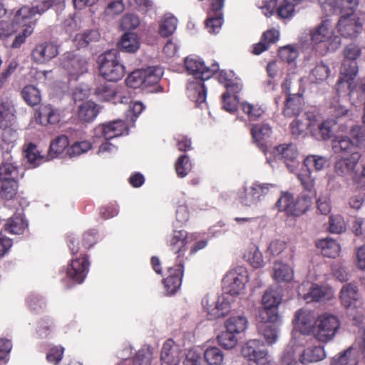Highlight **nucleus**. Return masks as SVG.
<instances>
[{
    "label": "nucleus",
    "instance_id": "2",
    "mask_svg": "<svg viewBox=\"0 0 365 365\" xmlns=\"http://www.w3.org/2000/svg\"><path fill=\"white\" fill-rule=\"evenodd\" d=\"M63 0H46L43 1L41 5H35L32 7L24 6L14 14L10 13L9 19L11 24L19 25L23 29L14 37L11 48L16 49L19 48L25 43L26 38L34 32L35 21L33 20L36 14H41L49 9L52 4H60Z\"/></svg>",
    "mask_w": 365,
    "mask_h": 365
},
{
    "label": "nucleus",
    "instance_id": "62",
    "mask_svg": "<svg viewBox=\"0 0 365 365\" xmlns=\"http://www.w3.org/2000/svg\"><path fill=\"white\" fill-rule=\"evenodd\" d=\"M334 276L340 282H346L349 279V272L344 264L341 262H336L332 265Z\"/></svg>",
    "mask_w": 365,
    "mask_h": 365
},
{
    "label": "nucleus",
    "instance_id": "52",
    "mask_svg": "<svg viewBox=\"0 0 365 365\" xmlns=\"http://www.w3.org/2000/svg\"><path fill=\"white\" fill-rule=\"evenodd\" d=\"M271 133L272 129L267 124H256L251 129L252 138L256 143H260L264 138L269 137Z\"/></svg>",
    "mask_w": 365,
    "mask_h": 365
},
{
    "label": "nucleus",
    "instance_id": "24",
    "mask_svg": "<svg viewBox=\"0 0 365 365\" xmlns=\"http://www.w3.org/2000/svg\"><path fill=\"white\" fill-rule=\"evenodd\" d=\"M58 54V48L53 43L44 42L37 44L31 52V58L38 63H44Z\"/></svg>",
    "mask_w": 365,
    "mask_h": 365
},
{
    "label": "nucleus",
    "instance_id": "27",
    "mask_svg": "<svg viewBox=\"0 0 365 365\" xmlns=\"http://www.w3.org/2000/svg\"><path fill=\"white\" fill-rule=\"evenodd\" d=\"M88 266L89 262L85 257L73 259L70 268L67 269V276L72 280L81 284L86 277Z\"/></svg>",
    "mask_w": 365,
    "mask_h": 365
},
{
    "label": "nucleus",
    "instance_id": "43",
    "mask_svg": "<svg viewBox=\"0 0 365 365\" xmlns=\"http://www.w3.org/2000/svg\"><path fill=\"white\" fill-rule=\"evenodd\" d=\"M247 325V319L242 315L234 316L229 318L226 322V329L237 334L244 331Z\"/></svg>",
    "mask_w": 365,
    "mask_h": 365
},
{
    "label": "nucleus",
    "instance_id": "9",
    "mask_svg": "<svg viewBox=\"0 0 365 365\" xmlns=\"http://www.w3.org/2000/svg\"><path fill=\"white\" fill-rule=\"evenodd\" d=\"M311 205V197L304 194L293 200L291 194L284 193L277 202V206L280 211H284L287 215L294 216L304 214Z\"/></svg>",
    "mask_w": 365,
    "mask_h": 365
},
{
    "label": "nucleus",
    "instance_id": "12",
    "mask_svg": "<svg viewBox=\"0 0 365 365\" xmlns=\"http://www.w3.org/2000/svg\"><path fill=\"white\" fill-rule=\"evenodd\" d=\"M248 277V272L245 267H237L229 271L224 277L222 279L224 288L230 295H240L245 290Z\"/></svg>",
    "mask_w": 365,
    "mask_h": 365
},
{
    "label": "nucleus",
    "instance_id": "17",
    "mask_svg": "<svg viewBox=\"0 0 365 365\" xmlns=\"http://www.w3.org/2000/svg\"><path fill=\"white\" fill-rule=\"evenodd\" d=\"M242 354L257 365H267L269 363L268 351L259 339L248 341L242 348Z\"/></svg>",
    "mask_w": 365,
    "mask_h": 365
},
{
    "label": "nucleus",
    "instance_id": "18",
    "mask_svg": "<svg viewBox=\"0 0 365 365\" xmlns=\"http://www.w3.org/2000/svg\"><path fill=\"white\" fill-rule=\"evenodd\" d=\"M290 84L291 82L288 78H286L282 84L283 91L287 93L283 113L287 117L298 116L304 106L303 94L300 92L294 94L288 93Z\"/></svg>",
    "mask_w": 365,
    "mask_h": 365
},
{
    "label": "nucleus",
    "instance_id": "23",
    "mask_svg": "<svg viewBox=\"0 0 365 365\" xmlns=\"http://www.w3.org/2000/svg\"><path fill=\"white\" fill-rule=\"evenodd\" d=\"M358 17L354 14L342 15L338 21V31L344 37H354L361 33L363 26L358 22Z\"/></svg>",
    "mask_w": 365,
    "mask_h": 365
},
{
    "label": "nucleus",
    "instance_id": "55",
    "mask_svg": "<svg viewBox=\"0 0 365 365\" xmlns=\"http://www.w3.org/2000/svg\"><path fill=\"white\" fill-rule=\"evenodd\" d=\"M241 106L243 112L248 115L250 120H257L264 113L262 107L257 104L243 102Z\"/></svg>",
    "mask_w": 365,
    "mask_h": 365
},
{
    "label": "nucleus",
    "instance_id": "56",
    "mask_svg": "<svg viewBox=\"0 0 365 365\" xmlns=\"http://www.w3.org/2000/svg\"><path fill=\"white\" fill-rule=\"evenodd\" d=\"M94 93L100 100L106 101L111 100L115 95V89L107 83L99 84L95 88Z\"/></svg>",
    "mask_w": 365,
    "mask_h": 365
},
{
    "label": "nucleus",
    "instance_id": "39",
    "mask_svg": "<svg viewBox=\"0 0 365 365\" xmlns=\"http://www.w3.org/2000/svg\"><path fill=\"white\" fill-rule=\"evenodd\" d=\"M26 227L27 223L21 215L10 217L4 225L5 230L12 235L23 234Z\"/></svg>",
    "mask_w": 365,
    "mask_h": 365
},
{
    "label": "nucleus",
    "instance_id": "44",
    "mask_svg": "<svg viewBox=\"0 0 365 365\" xmlns=\"http://www.w3.org/2000/svg\"><path fill=\"white\" fill-rule=\"evenodd\" d=\"M68 145V140L66 135H62L58 136L51 143L48 151L49 158H48V160L58 157V155L63 152Z\"/></svg>",
    "mask_w": 365,
    "mask_h": 365
},
{
    "label": "nucleus",
    "instance_id": "45",
    "mask_svg": "<svg viewBox=\"0 0 365 365\" xmlns=\"http://www.w3.org/2000/svg\"><path fill=\"white\" fill-rule=\"evenodd\" d=\"M178 20L173 16L167 14L164 16L159 26V34L163 37H168L176 29Z\"/></svg>",
    "mask_w": 365,
    "mask_h": 365
},
{
    "label": "nucleus",
    "instance_id": "40",
    "mask_svg": "<svg viewBox=\"0 0 365 365\" xmlns=\"http://www.w3.org/2000/svg\"><path fill=\"white\" fill-rule=\"evenodd\" d=\"M38 119L43 125L46 123L53 125L60 121V114L56 109H54L50 105L45 106L40 108Z\"/></svg>",
    "mask_w": 365,
    "mask_h": 365
},
{
    "label": "nucleus",
    "instance_id": "31",
    "mask_svg": "<svg viewBox=\"0 0 365 365\" xmlns=\"http://www.w3.org/2000/svg\"><path fill=\"white\" fill-rule=\"evenodd\" d=\"M326 357L324 347L322 346H309L299 354V361L303 365L318 362Z\"/></svg>",
    "mask_w": 365,
    "mask_h": 365
},
{
    "label": "nucleus",
    "instance_id": "26",
    "mask_svg": "<svg viewBox=\"0 0 365 365\" xmlns=\"http://www.w3.org/2000/svg\"><path fill=\"white\" fill-rule=\"evenodd\" d=\"M96 133H101L107 140L128 134L127 128L123 121L118 120L104 123L96 129Z\"/></svg>",
    "mask_w": 365,
    "mask_h": 365
},
{
    "label": "nucleus",
    "instance_id": "6",
    "mask_svg": "<svg viewBox=\"0 0 365 365\" xmlns=\"http://www.w3.org/2000/svg\"><path fill=\"white\" fill-rule=\"evenodd\" d=\"M274 187V184L261 183L256 181L250 187L244 186L240 189L237 192V200L243 207H255Z\"/></svg>",
    "mask_w": 365,
    "mask_h": 365
},
{
    "label": "nucleus",
    "instance_id": "36",
    "mask_svg": "<svg viewBox=\"0 0 365 365\" xmlns=\"http://www.w3.org/2000/svg\"><path fill=\"white\" fill-rule=\"evenodd\" d=\"M279 32L276 29H271L264 32L262 36L261 41L255 45L253 53L259 55L264 51L268 49L270 43H274L279 40Z\"/></svg>",
    "mask_w": 365,
    "mask_h": 365
},
{
    "label": "nucleus",
    "instance_id": "61",
    "mask_svg": "<svg viewBox=\"0 0 365 365\" xmlns=\"http://www.w3.org/2000/svg\"><path fill=\"white\" fill-rule=\"evenodd\" d=\"M91 148L90 142L84 140L76 142L68 150V153L71 157L78 156L86 153Z\"/></svg>",
    "mask_w": 365,
    "mask_h": 365
},
{
    "label": "nucleus",
    "instance_id": "22",
    "mask_svg": "<svg viewBox=\"0 0 365 365\" xmlns=\"http://www.w3.org/2000/svg\"><path fill=\"white\" fill-rule=\"evenodd\" d=\"M304 287L305 284H301L299 287L298 294L307 303L327 300L333 296L332 290L329 287L312 284L307 293L304 292Z\"/></svg>",
    "mask_w": 365,
    "mask_h": 365
},
{
    "label": "nucleus",
    "instance_id": "7",
    "mask_svg": "<svg viewBox=\"0 0 365 365\" xmlns=\"http://www.w3.org/2000/svg\"><path fill=\"white\" fill-rule=\"evenodd\" d=\"M282 297V292L279 287L267 289L262 297V307L259 311V319L272 322L279 321L278 306L281 303Z\"/></svg>",
    "mask_w": 365,
    "mask_h": 365
},
{
    "label": "nucleus",
    "instance_id": "53",
    "mask_svg": "<svg viewBox=\"0 0 365 365\" xmlns=\"http://www.w3.org/2000/svg\"><path fill=\"white\" fill-rule=\"evenodd\" d=\"M0 181H1L0 195L6 200L13 198L17 190V182L15 179L0 180Z\"/></svg>",
    "mask_w": 365,
    "mask_h": 365
},
{
    "label": "nucleus",
    "instance_id": "30",
    "mask_svg": "<svg viewBox=\"0 0 365 365\" xmlns=\"http://www.w3.org/2000/svg\"><path fill=\"white\" fill-rule=\"evenodd\" d=\"M341 74L343 77H341L337 81V86L345 84L348 88H350L354 77L358 72V66L356 61L352 60H344L341 68Z\"/></svg>",
    "mask_w": 365,
    "mask_h": 365
},
{
    "label": "nucleus",
    "instance_id": "21",
    "mask_svg": "<svg viewBox=\"0 0 365 365\" xmlns=\"http://www.w3.org/2000/svg\"><path fill=\"white\" fill-rule=\"evenodd\" d=\"M210 10L205 22L209 33L217 34L220 31L222 24V8L225 0H210Z\"/></svg>",
    "mask_w": 365,
    "mask_h": 365
},
{
    "label": "nucleus",
    "instance_id": "50",
    "mask_svg": "<svg viewBox=\"0 0 365 365\" xmlns=\"http://www.w3.org/2000/svg\"><path fill=\"white\" fill-rule=\"evenodd\" d=\"M204 357L209 365H222L224 361L222 351L216 346L207 348L204 352Z\"/></svg>",
    "mask_w": 365,
    "mask_h": 365
},
{
    "label": "nucleus",
    "instance_id": "59",
    "mask_svg": "<svg viewBox=\"0 0 365 365\" xmlns=\"http://www.w3.org/2000/svg\"><path fill=\"white\" fill-rule=\"evenodd\" d=\"M294 342L290 341L286 347L281 357L282 365H298L295 358Z\"/></svg>",
    "mask_w": 365,
    "mask_h": 365
},
{
    "label": "nucleus",
    "instance_id": "47",
    "mask_svg": "<svg viewBox=\"0 0 365 365\" xmlns=\"http://www.w3.org/2000/svg\"><path fill=\"white\" fill-rule=\"evenodd\" d=\"M327 158L317 155L307 156L304 160V165L309 170L320 171L327 165Z\"/></svg>",
    "mask_w": 365,
    "mask_h": 365
},
{
    "label": "nucleus",
    "instance_id": "42",
    "mask_svg": "<svg viewBox=\"0 0 365 365\" xmlns=\"http://www.w3.org/2000/svg\"><path fill=\"white\" fill-rule=\"evenodd\" d=\"M120 48L128 53H134L139 48L140 43L135 33H125L119 43Z\"/></svg>",
    "mask_w": 365,
    "mask_h": 365
},
{
    "label": "nucleus",
    "instance_id": "35",
    "mask_svg": "<svg viewBox=\"0 0 365 365\" xmlns=\"http://www.w3.org/2000/svg\"><path fill=\"white\" fill-rule=\"evenodd\" d=\"M10 153L6 152L3 155V162L0 165V180L16 179L18 174V168L11 162Z\"/></svg>",
    "mask_w": 365,
    "mask_h": 365
},
{
    "label": "nucleus",
    "instance_id": "34",
    "mask_svg": "<svg viewBox=\"0 0 365 365\" xmlns=\"http://www.w3.org/2000/svg\"><path fill=\"white\" fill-rule=\"evenodd\" d=\"M15 110L11 103L0 98V128L12 126L16 123Z\"/></svg>",
    "mask_w": 365,
    "mask_h": 365
},
{
    "label": "nucleus",
    "instance_id": "32",
    "mask_svg": "<svg viewBox=\"0 0 365 365\" xmlns=\"http://www.w3.org/2000/svg\"><path fill=\"white\" fill-rule=\"evenodd\" d=\"M101 111V107L95 102L88 101L83 102L78 106V117L80 120L90 123L92 122Z\"/></svg>",
    "mask_w": 365,
    "mask_h": 365
},
{
    "label": "nucleus",
    "instance_id": "60",
    "mask_svg": "<svg viewBox=\"0 0 365 365\" xmlns=\"http://www.w3.org/2000/svg\"><path fill=\"white\" fill-rule=\"evenodd\" d=\"M346 230V223L343 217L339 215L329 217V231L332 233L339 234Z\"/></svg>",
    "mask_w": 365,
    "mask_h": 365
},
{
    "label": "nucleus",
    "instance_id": "38",
    "mask_svg": "<svg viewBox=\"0 0 365 365\" xmlns=\"http://www.w3.org/2000/svg\"><path fill=\"white\" fill-rule=\"evenodd\" d=\"M100 38V34L97 30H87L82 33L76 34L73 39L76 47L78 48H85L92 42H96Z\"/></svg>",
    "mask_w": 365,
    "mask_h": 365
},
{
    "label": "nucleus",
    "instance_id": "41",
    "mask_svg": "<svg viewBox=\"0 0 365 365\" xmlns=\"http://www.w3.org/2000/svg\"><path fill=\"white\" fill-rule=\"evenodd\" d=\"M273 270L274 279L278 282H289L293 279V269L286 264L275 262Z\"/></svg>",
    "mask_w": 365,
    "mask_h": 365
},
{
    "label": "nucleus",
    "instance_id": "63",
    "mask_svg": "<svg viewBox=\"0 0 365 365\" xmlns=\"http://www.w3.org/2000/svg\"><path fill=\"white\" fill-rule=\"evenodd\" d=\"M329 68L324 64L317 65L312 71L311 77L313 81H322L329 76Z\"/></svg>",
    "mask_w": 365,
    "mask_h": 365
},
{
    "label": "nucleus",
    "instance_id": "57",
    "mask_svg": "<svg viewBox=\"0 0 365 365\" xmlns=\"http://www.w3.org/2000/svg\"><path fill=\"white\" fill-rule=\"evenodd\" d=\"M219 344L225 349H230L234 348L237 343L236 334L226 329L217 336Z\"/></svg>",
    "mask_w": 365,
    "mask_h": 365
},
{
    "label": "nucleus",
    "instance_id": "16",
    "mask_svg": "<svg viewBox=\"0 0 365 365\" xmlns=\"http://www.w3.org/2000/svg\"><path fill=\"white\" fill-rule=\"evenodd\" d=\"M295 5L289 0H259L257 2V6L266 16H272L278 6L277 14L282 19L292 16Z\"/></svg>",
    "mask_w": 365,
    "mask_h": 365
},
{
    "label": "nucleus",
    "instance_id": "3",
    "mask_svg": "<svg viewBox=\"0 0 365 365\" xmlns=\"http://www.w3.org/2000/svg\"><path fill=\"white\" fill-rule=\"evenodd\" d=\"M183 356L180 346L173 340L168 339L162 347L161 365H201V356L195 351L189 350L185 359L182 361Z\"/></svg>",
    "mask_w": 365,
    "mask_h": 365
},
{
    "label": "nucleus",
    "instance_id": "14",
    "mask_svg": "<svg viewBox=\"0 0 365 365\" xmlns=\"http://www.w3.org/2000/svg\"><path fill=\"white\" fill-rule=\"evenodd\" d=\"M359 294L356 287L351 284H346L340 292V299L342 304L348 308L349 314L358 323L363 321L364 308L358 307L356 302Z\"/></svg>",
    "mask_w": 365,
    "mask_h": 365
},
{
    "label": "nucleus",
    "instance_id": "20",
    "mask_svg": "<svg viewBox=\"0 0 365 365\" xmlns=\"http://www.w3.org/2000/svg\"><path fill=\"white\" fill-rule=\"evenodd\" d=\"M204 309L207 312L210 319L224 317L230 309V303L223 297H215L211 299L206 296L202 300Z\"/></svg>",
    "mask_w": 365,
    "mask_h": 365
},
{
    "label": "nucleus",
    "instance_id": "33",
    "mask_svg": "<svg viewBox=\"0 0 365 365\" xmlns=\"http://www.w3.org/2000/svg\"><path fill=\"white\" fill-rule=\"evenodd\" d=\"M258 325V331L262 335L266 343L269 345L274 344L278 339L279 329L277 328L278 322H262Z\"/></svg>",
    "mask_w": 365,
    "mask_h": 365
},
{
    "label": "nucleus",
    "instance_id": "51",
    "mask_svg": "<svg viewBox=\"0 0 365 365\" xmlns=\"http://www.w3.org/2000/svg\"><path fill=\"white\" fill-rule=\"evenodd\" d=\"M245 257L255 268L263 265L264 262L262 255L258 247L255 245H252L249 247V250L245 254Z\"/></svg>",
    "mask_w": 365,
    "mask_h": 365
},
{
    "label": "nucleus",
    "instance_id": "25",
    "mask_svg": "<svg viewBox=\"0 0 365 365\" xmlns=\"http://www.w3.org/2000/svg\"><path fill=\"white\" fill-rule=\"evenodd\" d=\"M315 122L316 117L313 113L306 112L303 115L298 116L290 124L292 135L296 137L304 136L308 130H312Z\"/></svg>",
    "mask_w": 365,
    "mask_h": 365
},
{
    "label": "nucleus",
    "instance_id": "8",
    "mask_svg": "<svg viewBox=\"0 0 365 365\" xmlns=\"http://www.w3.org/2000/svg\"><path fill=\"white\" fill-rule=\"evenodd\" d=\"M163 74V70L159 66H150L133 71L126 78L128 87L145 88L158 83Z\"/></svg>",
    "mask_w": 365,
    "mask_h": 365
},
{
    "label": "nucleus",
    "instance_id": "58",
    "mask_svg": "<svg viewBox=\"0 0 365 365\" xmlns=\"http://www.w3.org/2000/svg\"><path fill=\"white\" fill-rule=\"evenodd\" d=\"M191 170V164L187 155H181L175 163V171L180 178L185 177Z\"/></svg>",
    "mask_w": 365,
    "mask_h": 365
},
{
    "label": "nucleus",
    "instance_id": "48",
    "mask_svg": "<svg viewBox=\"0 0 365 365\" xmlns=\"http://www.w3.org/2000/svg\"><path fill=\"white\" fill-rule=\"evenodd\" d=\"M187 232L184 230H175L169 240L170 246L175 253L182 251L186 245Z\"/></svg>",
    "mask_w": 365,
    "mask_h": 365
},
{
    "label": "nucleus",
    "instance_id": "19",
    "mask_svg": "<svg viewBox=\"0 0 365 365\" xmlns=\"http://www.w3.org/2000/svg\"><path fill=\"white\" fill-rule=\"evenodd\" d=\"M365 352V337L356 339L352 346L345 350L339 356L334 357L330 365H356L357 356Z\"/></svg>",
    "mask_w": 365,
    "mask_h": 365
},
{
    "label": "nucleus",
    "instance_id": "4",
    "mask_svg": "<svg viewBox=\"0 0 365 365\" xmlns=\"http://www.w3.org/2000/svg\"><path fill=\"white\" fill-rule=\"evenodd\" d=\"M313 46H320L327 51H336L341 43V38L333 33V26L330 20L324 19L320 24L309 31Z\"/></svg>",
    "mask_w": 365,
    "mask_h": 365
},
{
    "label": "nucleus",
    "instance_id": "15",
    "mask_svg": "<svg viewBox=\"0 0 365 365\" xmlns=\"http://www.w3.org/2000/svg\"><path fill=\"white\" fill-rule=\"evenodd\" d=\"M61 66L72 79L78 78L88 71V61L79 53L66 52L61 59Z\"/></svg>",
    "mask_w": 365,
    "mask_h": 365
},
{
    "label": "nucleus",
    "instance_id": "64",
    "mask_svg": "<svg viewBox=\"0 0 365 365\" xmlns=\"http://www.w3.org/2000/svg\"><path fill=\"white\" fill-rule=\"evenodd\" d=\"M152 359L151 352L147 350H140L133 360V365H150Z\"/></svg>",
    "mask_w": 365,
    "mask_h": 365
},
{
    "label": "nucleus",
    "instance_id": "10",
    "mask_svg": "<svg viewBox=\"0 0 365 365\" xmlns=\"http://www.w3.org/2000/svg\"><path fill=\"white\" fill-rule=\"evenodd\" d=\"M272 155L274 160L267 156V163L272 167H276L277 160H282L290 172H294L299 165L297 160L298 151L295 145L292 143L282 144L275 147Z\"/></svg>",
    "mask_w": 365,
    "mask_h": 365
},
{
    "label": "nucleus",
    "instance_id": "28",
    "mask_svg": "<svg viewBox=\"0 0 365 365\" xmlns=\"http://www.w3.org/2000/svg\"><path fill=\"white\" fill-rule=\"evenodd\" d=\"M168 276L164 279L166 292L169 294H174L182 284V267L180 264L168 269Z\"/></svg>",
    "mask_w": 365,
    "mask_h": 365
},
{
    "label": "nucleus",
    "instance_id": "29",
    "mask_svg": "<svg viewBox=\"0 0 365 365\" xmlns=\"http://www.w3.org/2000/svg\"><path fill=\"white\" fill-rule=\"evenodd\" d=\"M314 317L312 312L300 309L295 314L294 324V329L305 335L310 333L314 329Z\"/></svg>",
    "mask_w": 365,
    "mask_h": 365
},
{
    "label": "nucleus",
    "instance_id": "37",
    "mask_svg": "<svg viewBox=\"0 0 365 365\" xmlns=\"http://www.w3.org/2000/svg\"><path fill=\"white\" fill-rule=\"evenodd\" d=\"M317 246L321 250L322 254L327 257L334 258L337 257L341 250V247L336 240L331 238H325L317 242Z\"/></svg>",
    "mask_w": 365,
    "mask_h": 365
},
{
    "label": "nucleus",
    "instance_id": "11",
    "mask_svg": "<svg viewBox=\"0 0 365 365\" xmlns=\"http://www.w3.org/2000/svg\"><path fill=\"white\" fill-rule=\"evenodd\" d=\"M339 327L338 319L331 314H323L314 322L313 333L319 341L328 342L331 340Z\"/></svg>",
    "mask_w": 365,
    "mask_h": 365
},
{
    "label": "nucleus",
    "instance_id": "5",
    "mask_svg": "<svg viewBox=\"0 0 365 365\" xmlns=\"http://www.w3.org/2000/svg\"><path fill=\"white\" fill-rule=\"evenodd\" d=\"M118 51L109 50L98 56L101 75L108 81H117L125 75V68L118 58Z\"/></svg>",
    "mask_w": 365,
    "mask_h": 365
},
{
    "label": "nucleus",
    "instance_id": "49",
    "mask_svg": "<svg viewBox=\"0 0 365 365\" xmlns=\"http://www.w3.org/2000/svg\"><path fill=\"white\" fill-rule=\"evenodd\" d=\"M354 143L348 137H338L332 141V149L335 153L355 152Z\"/></svg>",
    "mask_w": 365,
    "mask_h": 365
},
{
    "label": "nucleus",
    "instance_id": "46",
    "mask_svg": "<svg viewBox=\"0 0 365 365\" xmlns=\"http://www.w3.org/2000/svg\"><path fill=\"white\" fill-rule=\"evenodd\" d=\"M21 95L28 105L34 106L38 105L41 100L39 90L31 85L26 86L21 91Z\"/></svg>",
    "mask_w": 365,
    "mask_h": 365
},
{
    "label": "nucleus",
    "instance_id": "13",
    "mask_svg": "<svg viewBox=\"0 0 365 365\" xmlns=\"http://www.w3.org/2000/svg\"><path fill=\"white\" fill-rule=\"evenodd\" d=\"M361 155L359 152H353L350 158H341L335 163V172L341 176L352 175L353 180L359 185V187H364L363 180L365 178V167H363L359 175L355 172V168Z\"/></svg>",
    "mask_w": 365,
    "mask_h": 365
},
{
    "label": "nucleus",
    "instance_id": "1",
    "mask_svg": "<svg viewBox=\"0 0 365 365\" xmlns=\"http://www.w3.org/2000/svg\"><path fill=\"white\" fill-rule=\"evenodd\" d=\"M185 66L187 71L193 76L192 79H189L187 83V96L195 102L197 106H202V104H206L207 98V89L204 81L210 79L219 71V65L215 63L210 66H207L200 58L190 56L185 59Z\"/></svg>",
    "mask_w": 365,
    "mask_h": 365
},
{
    "label": "nucleus",
    "instance_id": "54",
    "mask_svg": "<svg viewBox=\"0 0 365 365\" xmlns=\"http://www.w3.org/2000/svg\"><path fill=\"white\" fill-rule=\"evenodd\" d=\"M25 156L33 167H36L43 162V157L40 155L36 146L33 143L29 144L25 150Z\"/></svg>",
    "mask_w": 365,
    "mask_h": 365
}]
</instances>
